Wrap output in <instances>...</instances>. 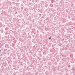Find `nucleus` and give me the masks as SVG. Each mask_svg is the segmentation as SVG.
Listing matches in <instances>:
<instances>
[{
    "instance_id": "obj_1",
    "label": "nucleus",
    "mask_w": 75,
    "mask_h": 75,
    "mask_svg": "<svg viewBox=\"0 0 75 75\" xmlns=\"http://www.w3.org/2000/svg\"><path fill=\"white\" fill-rule=\"evenodd\" d=\"M51 38V37H50L49 38V40H50V39Z\"/></svg>"
},
{
    "instance_id": "obj_2",
    "label": "nucleus",
    "mask_w": 75,
    "mask_h": 75,
    "mask_svg": "<svg viewBox=\"0 0 75 75\" xmlns=\"http://www.w3.org/2000/svg\"><path fill=\"white\" fill-rule=\"evenodd\" d=\"M40 16H41V14H39Z\"/></svg>"
},
{
    "instance_id": "obj_3",
    "label": "nucleus",
    "mask_w": 75,
    "mask_h": 75,
    "mask_svg": "<svg viewBox=\"0 0 75 75\" xmlns=\"http://www.w3.org/2000/svg\"><path fill=\"white\" fill-rule=\"evenodd\" d=\"M62 41H64V39H62Z\"/></svg>"
},
{
    "instance_id": "obj_4",
    "label": "nucleus",
    "mask_w": 75,
    "mask_h": 75,
    "mask_svg": "<svg viewBox=\"0 0 75 75\" xmlns=\"http://www.w3.org/2000/svg\"><path fill=\"white\" fill-rule=\"evenodd\" d=\"M52 3H54V0H52Z\"/></svg>"
},
{
    "instance_id": "obj_5",
    "label": "nucleus",
    "mask_w": 75,
    "mask_h": 75,
    "mask_svg": "<svg viewBox=\"0 0 75 75\" xmlns=\"http://www.w3.org/2000/svg\"><path fill=\"white\" fill-rule=\"evenodd\" d=\"M59 45H60V46H61V44H59Z\"/></svg>"
},
{
    "instance_id": "obj_6",
    "label": "nucleus",
    "mask_w": 75,
    "mask_h": 75,
    "mask_svg": "<svg viewBox=\"0 0 75 75\" xmlns=\"http://www.w3.org/2000/svg\"><path fill=\"white\" fill-rule=\"evenodd\" d=\"M1 52V50H0V52Z\"/></svg>"
},
{
    "instance_id": "obj_7",
    "label": "nucleus",
    "mask_w": 75,
    "mask_h": 75,
    "mask_svg": "<svg viewBox=\"0 0 75 75\" xmlns=\"http://www.w3.org/2000/svg\"><path fill=\"white\" fill-rule=\"evenodd\" d=\"M31 52H30V53H31Z\"/></svg>"
},
{
    "instance_id": "obj_8",
    "label": "nucleus",
    "mask_w": 75,
    "mask_h": 75,
    "mask_svg": "<svg viewBox=\"0 0 75 75\" xmlns=\"http://www.w3.org/2000/svg\"><path fill=\"white\" fill-rule=\"evenodd\" d=\"M28 34H29V33H28Z\"/></svg>"
}]
</instances>
